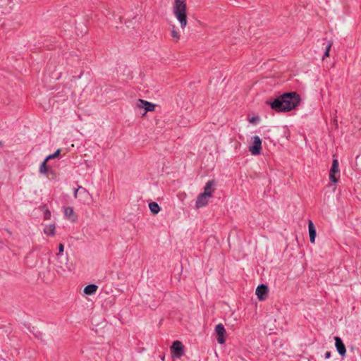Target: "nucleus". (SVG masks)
Masks as SVG:
<instances>
[{"instance_id":"nucleus-27","label":"nucleus","mask_w":361,"mask_h":361,"mask_svg":"<svg viewBox=\"0 0 361 361\" xmlns=\"http://www.w3.org/2000/svg\"><path fill=\"white\" fill-rule=\"evenodd\" d=\"M256 119H257V118H255V117H253V118H250V123H254V122L255 121V120H256Z\"/></svg>"},{"instance_id":"nucleus-28","label":"nucleus","mask_w":361,"mask_h":361,"mask_svg":"<svg viewBox=\"0 0 361 361\" xmlns=\"http://www.w3.org/2000/svg\"><path fill=\"white\" fill-rule=\"evenodd\" d=\"M0 145H1V142L0 141Z\"/></svg>"},{"instance_id":"nucleus-2","label":"nucleus","mask_w":361,"mask_h":361,"mask_svg":"<svg viewBox=\"0 0 361 361\" xmlns=\"http://www.w3.org/2000/svg\"><path fill=\"white\" fill-rule=\"evenodd\" d=\"M187 6L183 0H174L173 13L180 23L181 28H185L188 24L186 15Z\"/></svg>"},{"instance_id":"nucleus-17","label":"nucleus","mask_w":361,"mask_h":361,"mask_svg":"<svg viewBox=\"0 0 361 361\" xmlns=\"http://www.w3.org/2000/svg\"><path fill=\"white\" fill-rule=\"evenodd\" d=\"M171 36L176 42L180 39V34L175 25H172L171 27Z\"/></svg>"},{"instance_id":"nucleus-20","label":"nucleus","mask_w":361,"mask_h":361,"mask_svg":"<svg viewBox=\"0 0 361 361\" xmlns=\"http://www.w3.org/2000/svg\"><path fill=\"white\" fill-rule=\"evenodd\" d=\"M47 161H48V160H47V159H45L41 164V165L39 166V171L41 174H45L47 172V171H48V168L47 166Z\"/></svg>"},{"instance_id":"nucleus-19","label":"nucleus","mask_w":361,"mask_h":361,"mask_svg":"<svg viewBox=\"0 0 361 361\" xmlns=\"http://www.w3.org/2000/svg\"><path fill=\"white\" fill-rule=\"evenodd\" d=\"M141 103L145 105V111L143 114V115H145L147 111H153L154 110L155 106L152 103L149 102L147 101L142 102Z\"/></svg>"},{"instance_id":"nucleus-10","label":"nucleus","mask_w":361,"mask_h":361,"mask_svg":"<svg viewBox=\"0 0 361 361\" xmlns=\"http://www.w3.org/2000/svg\"><path fill=\"white\" fill-rule=\"evenodd\" d=\"M334 340H335V346L336 348L338 353L341 356H344L346 353V348H345V346L344 343H343L341 338L338 336H336V337H334Z\"/></svg>"},{"instance_id":"nucleus-25","label":"nucleus","mask_w":361,"mask_h":361,"mask_svg":"<svg viewBox=\"0 0 361 361\" xmlns=\"http://www.w3.org/2000/svg\"><path fill=\"white\" fill-rule=\"evenodd\" d=\"M142 102H146V101L143 100V99H138L137 103H136V106L137 108H139V109H145V105L141 103Z\"/></svg>"},{"instance_id":"nucleus-26","label":"nucleus","mask_w":361,"mask_h":361,"mask_svg":"<svg viewBox=\"0 0 361 361\" xmlns=\"http://www.w3.org/2000/svg\"><path fill=\"white\" fill-rule=\"evenodd\" d=\"M324 357L326 359H329L331 357V352H329V351L326 352Z\"/></svg>"},{"instance_id":"nucleus-11","label":"nucleus","mask_w":361,"mask_h":361,"mask_svg":"<svg viewBox=\"0 0 361 361\" xmlns=\"http://www.w3.org/2000/svg\"><path fill=\"white\" fill-rule=\"evenodd\" d=\"M216 185V182L214 180H209L207 181L206 185L204 187V192L202 193L207 195V196L212 197V195L214 192V187Z\"/></svg>"},{"instance_id":"nucleus-15","label":"nucleus","mask_w":361,"mask_h":361,"mask_svg":"<svg viewBox=\"0 0 361 361\" xmlns=\"http://www.w3.org/2000/svg\"><path fill=\"white\" fill-rule=\"evenodd\" d=\"M98 289V286L95 284H89L84 288V293L87 295H92L96 293Z\"/></svg>"},{"instance_id":"nucleus-18","label":"nucleus","mask_w":361,"mask_h":361,"mask_svg":"<svg viewBox=\"0 0 361 361\" xmlns=\"http://www.w3.org/2000/svg\"><path fill=\"white\" fill-rule=\"evenodd\" d=\"M330 172H331V173L340 174L338 161L337 159H333Z\"/></svg>"},{"instance_id":"nucleus-9","label":"nucleus","mask_w":361,"mask_h":361,"mask_svg":"<svg viewBox=\"0 0 361 361\" xmlns=\"http://www.w3.org/2000/svg\"><path fill=\"white\" fill-rule=\"evenodd\" d=\"M255 293L259 300H264L268 293V287L264 284H261L257 286Z\"/></svg>"},{"instance_id":"nucleus-21","label":"nucleus","mask_w":361,"mask_h":361,"mask_svg":"<svg viewBox=\"0 0 361 361\" xmlns=\"http://www.w3.org/2000/svg\"><path fill=\"white\" fill-rule=\"evenodd\" d=\"M333 44V42L332 41H329L326 47V51L324 52V56H323V59H324L325 57H328L329 56V51H330V49H331V47Z\"/></svg>"},{"instance_id":"nucleus-8","label":"nucleus","mask_w":361,"mask_h":361,"mask_svg":"<svg viewBox=\"0 0 361 361\" xmlns=\"http://www.w3.org/2000/svg\"><path fill=\"white\" fill-rule=\"evenodd\" d=\"M211 197L207 196V195L204 194V193H200L197 198V200H196V202H195V207L196 208L199 209V208H201L202 207H204L207 204L208 202H209V200L210 199Z\"/></svg>"},{"instance_id":"nucleus-24","label":"nucleus","mask_w":361,"mask_h":361,"mask_svg":"<svg viewBox=\"0 0 361 361\" xmlns=\"http://www.w3.org/2000/svg\"><path fill=\"white\" fill-rule=\"evenodd\" d=\"M50 218H51V212L49 209H46L44 212V219L45 220H49V219H50Z\"/></svg>"},{"instance_id":"nucleus-16","label":"nucleus","mask_w":361,"mask_h":361,"mask_svg":"<svg viewBox=\"0 0 361 361\" xmlns=\"http://www.w3.org/2000/svg\"><path fill=\"white\" fill-rule=\"evenodd\" d=\"M149 208L150 212L154 215L157 214L159 212V211H160V207L155 202H150L149 204Z\"/></svg>"},{"instance_id":"nucleus-23","label":"nucleus","mask_w":361,"mask_h":361,"mask_svg":"<svg viewBox=\"0 0 361 361\" xmlns=\"http://www.w3.org/2000/svg\"><path fill=\"white\" fill-rule=\"evenodd\" d=\"M60 152H61V150L59 149H57L54 154H49V156H47V158H46L47 160L49 161L50 159L56 158L59 155Z\"/></svg>"},{"instance_id":"nucleus-7","label":"nucleus","mask_w":361,"mask_h":361,"mask_svg":"<svg viewBox=\"0 0 361 361\" xmlns=\"http://www.w3.org/2000/svg\"><path fill=\"white\" fill-rule=\"evenodd\" d=\"M63 250H64L63 245L60 243L59 245V253L56 255L57 261H58L56 263V266H58L60 268H63V267L67 264V257H63L62 255H61V253H62L63 252Z\"/></svg>"},{"instance_id":"nucleus-4","label":"nucleus","mask_w":361,"mask_h":361,"mask_svg":"<svg viewBox=\"0 0 361 361\" xmlns=\"http://www.w3.org/2000/svg\"><path fill=\"white\" fill-rule=\"evenodd\" d=\"M262 140L259 136L253 137L252 145L250 146L249 151L252 155H258L261 153Z\"/></svg>"},{"instance_id":"nucleus-6","label":"nucleus","mask_w":361,"mask_h":361,"mask_svg":"<svg viewBox=\"0 0 361 361\" xmlns=\"http://www.w3.org/2000/svg\"><path fill=\"white\" fill-rule=\"evenodd\" d=\"M78 195L81 197V200L85 202L88 197L91 196L89 192L82 186H79L78 188L75 189L74 191V197L77 198Z\"/></svg>"},{"instance_id":"nucleus-12","label":"nucleus","mask_w":361,"mask_h":361,"mask_svg":"<svg viewBox=\"0 0 361 361\" xmlns=\"http://www.w3.org/2000/svg\"><path fill=\"white\" fill-rule=\"evenodd\" d=\"M64 216L66 219L70 220L72 222H75L76 221V216L74 214V211L73 207H68L64 209Z\"/></svg>"},{"instance_id":"nucleus-22","label":"nucleus","mask_w":361,"mask_h":361,"mask_svg":"<svg viewBox=\"0 0 361 361\" xmlns=\"http://www.w3.org/2000/svg\"><path fill=\"white\" fill-rule=\"evenodd\" d=\"M340 174H337V173H331V172L329 173V179L333 182V183H337L338 182V177H339Z\"/></svg>"},{"instance_id":"nucleus-1","label":"nucleus","mask_w":361,"mask_h":361,"mask_svg":"<svg viewBox=\"0 0 361 361\" xmlns=\"http://www.w3.org/2000/svg\"><path fill=\"white\" fill-rule=\"evenodd\" d=\"M300 101L299 95L295 92H291L283 94L269 104L271 109L276 111L286 112L295 109Z\"/></svg>"},{"instance_id":"nucleus-13","label":"nucleus","mask_w":361,"mask_h":361,"mask_svg":"<svg viewBox=\"0 0 361 361\" xmlns=\"http://www.w3.org/2000/svg\"><path fill=\"white\" fill-rule=\"evenodd\" d=\"M308 228H309L310 240L312 243H314L315 242V238H316V228L311 220L309 221Z\"/></svg>"},{"instance_id":"nucleus-3","label":"nucleus","mask_w":361,"mask_h":361,"mask_svg":"<svg viewBox=\"0 0 361 361\" xmlns=\"http://www.w3.org/2000/svg\"><path fill=\"white\" fill-rule=\"evenodd\" d=\"M171 353L173 357H180L184 353V347L183 343L179 341H176L172 343L171 347Z\"/></svg>"},{"instance_id":"nucleus-5","label":"nucleus","mask_w":361,"mask_h":361,"mask_svg":"<svg viewBox=\"0 0 361 361\" xmlns=\"http://www.w3.org/2000/svg\"><path fill=\"white\" fill-rule=\"evenodd\" d=\"M215 332L217 335V342L224 344L226 341L225 334L226 329L222 324H219L215 327Z\"/></svg>"},{"instance_id":"nucleus-14","label":"nucleus","mask_w":361,"mask_h":361,"mask_svg":"<svg viewBox=\"0 0 361 361\" xmlns=\"http://www.w3.org/2000/svg\"><path fill=\"white\" fill-rule=\"evenodd\" d=\"M44 233L47 235L54 236L56 233V226L54 224L46 225L44 228Z\"/></svg>"}]
</instances>
